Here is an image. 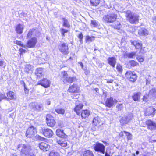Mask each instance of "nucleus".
Returning <instances> with one entry per match:
<instances>
[{"label":"nucleus","mask_w":156,"mask_h":156,"mask_svg":"<svg viewBox=\"0 0 156 156\" xmlns=\"http://www.w3.org/2000/svg\"><path fill=\"white\" fill-rule=\"evenodd\" d=\"M33 69V66L32 65L27 64L25 66V71L28 73L29 70H32Z\"/></svg>","instance_id":"nucleus-36"},{"label":"nucleus","mask_w":156,"mask_h":156,"mask_svg":"<svg viewBox=\"0 0 156 156\" xmlns=\"http://www.w3.org/2000/svg\"><path fill=\"white\" fill-rule=\"evenodd\" d=\"M49 156H60L59 154L56 151L53 150L49 154Z\"/></svg>","instance_id":"nucleus-37"},{"label":"nucleus","mask_w":156,"mask_h":156,"mask_svg":"<svg viewBox=\"0 0 156 156\" xmlns=\"http://www.w3.org/2000/svg\"><path fill=\"white\" fill-rule=\"evenodd\" d=\"M23 85L24 87V91H25V93L26 94H28L29 92V90L26 87V85H25V83L23 81Z\"/></svg>","instance_id":"nucleus-53"},{"label":"nucleus","mask_w":156,"mask_h":156,"mask_svg":"<svg viewBox=\"0 0 156 156\" xmlns=\"http://www.w3.org/2000/svg\"><path fill=\"white\" fill-rule=\"evenodd\" d=\"M17 149L20 151L21 155H28L29 152L31 151V147L28 145L21 144H19L17 146Z\"/></svg>","instance_id":"nucleus-3"},{"label":"nucleus","mask_w":156,"mask_h":156,"mask_svg":"<svg viewBox=\"0 0 156 156\" xmlns=\"http://www.w3.org/2000/svg\"><path fill=\"white\" fill-rule=\"evenodd\" d=\"M131 44L133 45L136 49H138L141 48L142 44L138 41H131Z\"/></svg>","instance_id":"nucleus-20"},{"label":"nucleus","mask_w":156,"mask_h":156,"mask_svg":"<svg viewBox=\"0 0 156 156\" xmlns=\"http://www.w3.org/2000/svg\"><path fill=\"white\" fill-rule=\"evenodd\" d=\"M91 4L95 6H96L99 3L100 0H90Z\"/></svg>","instance_id":"nucleus-39"},{"label":"nucleus","mask_w":156,"mask_h":156,"mask_svg":"<svg viewBox=\"0 0 156 156\" xmlns=\"http://www.w3.org/2000/svg\"><path fill=\"white\" fill-rule=\"evenodd\" d=\"M85 71H84V73L86 75H88L89 73V72L88 70H85L84 69Z\"/></svg>","instance_id":"nucleus-62"},{"label":"nucleus","mask_w":156,"mask_h":156,"mask_svg":"<svg viewBox=\"0 0 156 156\" xmlns=\"http://www.w3.org/2000/svg\"><path fill=\"white\" fill-rule=\"evenodd\" d=\"M42 131L43 134L47 137H51L53 134L52 130L48 128L44 129H42Z\"/></svg>","instance_id":"nucleus-14"},{"label":"nucleus","mask_w":156,"mask_h":156,"mask_svg":"<svg viewBox=\"0 0 156 156\" xmlns=\"http://www.w3.org/2000/svg\"><path fill=\"white\" fill-rule=\"evenodd\" d=\"M39 148L44 151L49 150L50 148V145L47 143L42 142L39 144Z\"/></svg>","instance_id":"nucleus-13"},{"label":"nucleus","mask_w":156,"mask_h":156,"mask_svg":"<svg viewBox=\"0 0 156 156\" xmlns=\"http://www.w3.org/2000/svg\"><path fill=\"white\" fill-rule=\"evenodd\" d=\"M63 23V26L66 28H69L70 25L69 23L68 20L65 18H62Z\"/></svg>","instance_id":"nucleus-28"},{"label":"nucleus","mask_w":156,"mask_h":156,"mask_svg":"<svg viewBox=\"0 0 156 156\" xmlns=\"http://www.w3.org/2000/svg\"><path fill=\"white\" fill-rule=\"evenodd\" d=\"M57 142L61 146L63 147H66L67 145L66 141L63 139H61L59 140H57Z\"/></svg>","instance_id":"nucleus-27"},{"label":"nucleus","mask_w":156,"mask_h":156,"mask_svg":"<svg viewBox=\"0 0 156 156\" xmlns=\"http://www.w3.org/2000/svg\"><path fill=\"white\" fill-rule=\"evenodd\" d=\"M78 64H79L80 66L81 67L82 69L84 70V69L83 68V63L81 62H78Z\"/></svg>","instance_id":"nucleus-57"},{"label":"nucleus","mask_w":156,"mask_h":156,"mask_svg":"<svg viewBox=\"0 0 156 156\" xmlns=\"http://www.w3.org/2000/svg\"><path fill=\"white\" fill-rule=\"evenodd\" d=\"M20 51L21 52V53H25L26 52V50L23 49V48H20Z\"/></svg>","instance_id":"nucleus-58"},{"label":"nucleus","mask_w":156,"mask_h":156,"mask_svg":"<svg viewBox=\"0 0 156 156\" xmlns=\"http://www.w3.org/2000/svg\"><path fill=\"white\" fill-rule=\"evenodd\" d=\"M120 121L121 125L122 126L128 123L126 118H124L123 116L121 118Z\"/></svg>","instance_id":"nucleus-38"},{"label":"nucleus","mask_w":156,"mask_h":156,"mask_svg":"<svg viewBox=\"0 0 156 156\" xmlns=\"http://www.w3.org/2000/svg\"><path fill=\"white\" fill-rule=\"evenodd\" d=\"M61 79L62 80L64 83H72L73 82L75 79L74 77H69L67 73L65 71H62L61 74Z\"/></svg>","instance_id":"nucleus-5"},{"label":"nucleus","mask_w":156,"mask_h":156,"mask_svg":"<svg viewBox=\"0 0 156 156\" xmlns=\"http://www.w3.org/2000/svg\"><path fill=\"white\" fill-rule=\"evenodd\" d=\"M37 133L36 129L33 126L29 127L27 130L26 136L29 138H33Z\"/></svg>","instance_id":"nucleus-8"},{"label":"nucleus","mask_w":156,"mask_h":156,"mask_svg":"<svg viewBox=\"0 0 156 156\" xmlns=\"http://www.w3.org/2000/svg\"><path fill=\"white\" fill-rule=\"evenodd\" d=\"M78 38L79 39V41L81 44L83 43V36L82 33H80L79 34L78 36Z\"/></svg>","instance_id":"nucleus-46"},{"label":"nucleus","mask_w":156,"mask_h":156,"mask_svg":"<svg viewBox=\"0 0 156 156\" xmlns=\"http://www.w3.org/2000/svg\"><path fill=\"white\" fill-rule=\"evenodd\" d=\"M156 109L152 107H149L147 109L146 113V115L153 116L155 114Z\"/></svg>","instance_id":"nucleus-18"},{"label":"nucleus","mask_w":156,"mask_h":156,"mask_svg":"<svg viewBox=\"0 0 156 156\" xmlns=\"http://www.w3.org/2000/svg\"><path fill=\"white\" fill-rule=\"evenodd\" d=\"M40 33L38 31L37 28H34L30 29L26 37V39L30 38L27 43V46L29 48H34L37 42L36 38L34 37H39Z\"/></svg>","instance_id":"nucleus-1"},{"label":"nucleus","mask_w":156,"mask_h":156,"mask_svg":"<svg viewBox=\"0 0 156 156\" xmlns=\"http://www.w3.org/2000/svg\"><path fill=\"white\" fill-rule=\"evenodd\" d=\"M116 102V100L115 99L113 100L112 97L108 98L105 101V104L109 108L112 107L114 103Z\"/></svg>","instance_id":"nucleus-15"},{"label":"nucleus","mask_w":156,"mask_h":156,"mask_svg":"<svg viewBox=\"0 0 156 156\" xmlns=\"http://www.w3.org/2000/svg\"><path fill=\"white\" fill-rule=\"evenodd\" d=\"M130 65L133 67L137 65V63L134 60H131L129 62Z\"/></svg>","instance_id":"nucleus-50"},{"label":"nucleus","mask_w":156,"mask_h":156,"mask_svg":"<svg viewBox=\"0 0 156 156\" xmlns=\"http://www.w3.org/2000/svg\"><path fill=\"white\" fill-rule=\"evenodd\" d=\"M16 43L18 45H20L23 47H25V45H23L22 42L20 41H16Z\"/></svg>","instance_id":"nucleus-52"},{"label":"nucleus","mask_w":156,"mask_h":156,"mask_svg":"<svg viewBox=\"0 0 156 156\" xmlns=\"http://www.w3.org/2000/svg\"><path fill=\"white\" fill-rule=\"evenodd\" d=\"M149 97V98L151 100H154L156 97V90L154 89H152L151 90L148 95Z\"/></svg>","instance_id":"nucleus-19"},{"label":"nucleus","mask_w":156,"mask_h":156,"mask_svg":"<svg viewBox=\"0 0 156 156\" xmlns=\"http://www.w3.org/2000/svg\"><path fill=\"white\" fill-rule=\"evenodd\" d=\"M43 105L42 104H38L37 103V105H36L35 110H41L42 109Z\"/></svg>","instance_id":"nucleus-47"},{"label":"nucleus","mask_w":156,"mask_h":156,"mask_svg":"<svg viewBox=\"0 0 156 156\" xmlns=\"http://www.w3.org/2000/svg\"><path fill=\"white\" fill-rule=\"evenodd\" d=\"M113 82V80L112 79H108L107 80V83H112Z\"/></svg>","instance_id":"nucleus-61"},{"label":"nucleus","mask_w":156,"mask_h":156,"mask_svg":"<svg viewBox=\"0 0 156 156\" xmlns=\"http://www.w3.org/2000/svg\"><path fill=\"white\" fill-rule=\"evenodd\" d=\"M79 90V87L76 84H74L73 85L70 86L69 88L68 91L71 93H77Z\"/></svg>","instance_id":"nucleus-17"},{"label":"nucleus","mask_w":156,"mask_h":156,"mask_svg":"<svg viewBox=\"0 0 156 156\" xmlns=\"http://www.w3.org/2000/svg\"><path fill=\"white\" fill-rule=\"evenodd\" d=\"M117 70L119 73H122V66L120 64H117L116 67Z\"/></svg>","instance_id":"nucleus-45"},{"label":"nucleus","mask_w":156,"mask_h":156,"mask_svg":"<svg viewBox=\"0 0 156 156\" xmlns=\"http://www.w3.org/2000/svg\"><path fill=\"white\" fill-rule=\"evenodd\" d=\"M26 156H35L30 151L28 155H26Z\"/></svg>","instance_id":"nucleus-60"},{"label":"nucleus","mask_w":156,"mask_h":156,"mask_svg":"<svg viewBox=\"0 0 156 156\" xmlns=\"http://www.w3.org/2000/svg\"><path fill=\"white\" fill-rule=\"evenodd\" d=\"M94 90L95 91H96L97 92H98V91H99V89L98 88H95V89H94Z\"/></svg>","instance_id":"nucleus-64"},{"label":"nucleus","mask_w":156,"mask_h":156,"mask_svg":"<svg viewBox=\"0 0 156 156\" xmlns=\"http://www.w3.org/2000/svg\"><path fill=\"white\" fill-rule=\"evenodd\" d=\"M46 104L48 105H49L51 104V101L49 100H47L46 101Z\"/></svg>","instance_id":"nucleus-59"},{"label":"nucleus","mask_w":156,"mask_h":156,"mask_svg":"<svg viewBox=\"0 0 156 156\" xmlns=\"http://www.w3.org/2000/svg\"><path fill=\"white\" fill-rule=\"evenodd\" d=\"M123 105L122 104H118L116 106V108L119 111H121L123 108Z\"/></svg>","instance_id":"nucleus-44"},{"label":"nucleus","mask_w":156,"mask_h":156,"mask_svg":"<svg viewBox=\"0 0 156 156\" xmlns=\"http://www.w3.org/2000/svg\"><path fill=\"white\" fill-rule=\"evenodd\" d=\"M58 49L63 54L67 55L69 54V48L68 44L64 42H62L59 44L58 46Z\"/></svg>","instance_id":"nucleus-6"},{"label":"nucleus","mask_w":156,"mask_h":156,"mask_svg":"<svg viewBox=\"0 0 156 156\" xmlns=\"http://www.w3.org/2000/svg\"><path fill=\"white\" fill-rule=\"evenodd\" d=\"M105 146L102 144L96 142L94 146L95 151L104 154L105 153Z\"/></svg>","instance_id":"nucleus-7"},{"label":"nucleus","mask_w":156,"mask_h":156,"mask_svg":"<svg viewBox=\"0 0 156 156\" xmlns=\"http://www.w3.org/2000/svg\"><path fill=\"white\" fill-rule=\"evenodd\" d=\"M125 16L127 19L132 24H137L139 21V15L135 13H133L130 10L125 12Z\"/></svg>","instance_id":"nucleus-2"},{"label":"nucleus","mask_w":156,"mask_h":156,"mask_svg":"<svg viewBox=\"0 0 156 156\" xmlns=\"http://www.w3.org/2000/svg\"><path fill=\"white\" fill-rule=\"evenodd\" d=\"M136 53L134 52H132L131 53H126L124 55V57L125 58H132L135 55Z\"/></svg>","instance_id":"nucleus-30"},{"label":"nucleus","mask_w":156,"mask_h":156,"mask_svg":"<svg viewBox=\"0 0 156 156\" xmlns=\"http://www.w3.org/2000/svg\"><path fill=\"white\" fill-rule=\"evenodd\" d=\"M35 74L37 77H40L43 75L42 69L40 68H37L36 70Z\"/></svg>","instance_id":"nucleus-29"},{"label":"nucleus","mask_w":156,"mask_h":156,"mask_svg":"<svg viewBox=\"0 0 156 156\" xmlns=\"http://www.w3.org/2000/svg\"><path fill=\"white\" fill-rule=\"evenodd\" d=\"M126 77L130 81L134 82L136 79L137 76L134 72L131 71H127L125 73Z\"/></svg>","instance_id":"nucleus-9"},{"label":"nucleus","mask_w":156,"mask_h":156,"mask_svg":"<svg viewBox=\"0 0 156 156\" xmlns=\"http://www.w3.org/2000/svg\"><path fill=\"white\" fill-rule=\"evenodd\" d=\"M147 126V128L151 130H156V123L151 120H147L146 122Z\"/></svg>","instance_id":"nucleus-12"},{"label":"nucleus","mask_w":156,"mask_h":156,"mask_svg":"<svg viewBox=\"0 0 156 156\" xmlns=\"http://www.w3.org/2000/svg\"><path fill=\"white\" fill-rule=\"evenodd\" d=\"M24 29V27L23 25L19 24L16 25V33L19 34H21Z\"/></svg>","instance_id":"nucleus-21"},{"label":"nucleus","mask_w":156,"mask_h":156,"mask_svg":"<svg viewBox=\"0 0 156 156\" xmlns=\"http://www.w3.org/2000/svg\"><path fill=\"white\" fill-rule=\"evenodd\" d=\"M149 32L145 28H141L139 30L138 34L140 36H147Z\"/></svg>","instance_id":"nucleus-22"},{"label":"nucleus","mask_w":156,"mask_h":156,"mask_svg":"<svg viewBox=\"0 0 156 156\" xmlns=\"http://www.w3.org/2000/svg\"><path fill=\"white\" fill-rule=\"evenodd\" d=\"M123 117L124 118H126L127 122L128 123L130 120H132L133 118V115L131 114H128L124 115Z\"/></svg>","instance_id":"nucleus-40"},{"label":"nucleus","mask_w":156,"mask_h":156,"mask_svg":"<svg viewBox=\"0 0 156 156\" xmlns=\"http://www.w3.org/2000/svg\"><path fill=\"white\" fill-rule=\"evenodd\" d=\"M47 123L48 126H53L55 124V122L53 117L50 115H47L46 116Z\"/></svg>","instance_id":"nucleus-10"},{"label":"nucleus","mask_w":156,"mask_h":156,"mask_svg":"<svg viewBox=\"0 0 156 156\" xmlns=\"http://www.w3.org/2000/svg\"><path fill=\"white\" fill-rule=\"evenodd\" d=\"M90 114V112L88 110H83L81 113V116L82 118L87 117Z\"/></svg>","instance_id":"nucleus-23"},{"label":"nucleus","mask_w":156,"mask_h":156,"mask_svg":"<svg viewBox=\"0 0 156 156\" xmlns=\"http://www.w3.org/2000/svg\"><path fill=\"white\" fill-rule=\"evenodd\" d=\"M56 134L57 136L62 138H65L66 136V135L63 131L60 129H57L56 131Z\"/></svg>","instance_id":"nucleus-25"},{"label":"nucleus","mask_w":156,"mask_h":156,"mask_svg":"<svg viewBox=\"0 0 156 156\" xmlns=\"http://www.w3.org/2000/svg\"><path fill=\"white\" fill-rule=\"evenodd\" d=\"M56 112L58 114H64L65 112V110L61 108H59L55 109Z\"/></svg>","instance_id":"nucleus-35"},{"label":"nucleus","mask_w":156,"mask_h":156,"mask_svg":"<svg viewBox=\"0 0 156 156\" xmlns=\"http://www.w3.org/2000/svg\"><path fill=\"white\" fill-rule=\"evenodd\" d=\"M117 17L116 15L115 14H108L103 17V20L107 23H112L116 20Z\"/></svg>","instance_id":"nucleus-4"},{"label":"nucleus","mask_w":156,"mask_h":156,"mask_svg":"<svg viewBox=\"0 0 156 156\" xmlns=\"http://www.w3.org/2000/svg\"><path fill=\"white\" fill-rule=\"evenodd\" d=\"M3 99H8L7 97L4 94H0V101Z\"/></svg>","instance_id":"nucleus-51"},{"label":"nucleus","mask_w":156,"mask_h":156,"mask_svg":"<svg viewBox=\"0 0 156 156\" xmlns=\"http://www.w3.org/2000/svg\"><path fill=\"white\" fill-rule=\"evenodd\" d=\"M5 62L2 61H0V66H5Z\"/></svg>","instance_id":"nucleus-56"},{"label":"nucleus","mask_w":156,"mask_h":156,"mask_svg":"<svg viewBox=\"0 0 156 156\" xmlns=\"http://www.w3.org/2000/svg\"><path fill=\"white\" fill-rule=\"evenodd\" d=\"M51 82L50 81L46 78H43L42 80L39 81L37 84L41 85L45 88H47L50 86Z\"/></svg>","instance_id":"nucleus-11"},{"label":"nucleus","mask_w":156,"mask_h":156,"mask_svg":"<svg viewBox=\"0 0 156 156\" xmlns=\"http://www.w3.org/2000/svg\"><path fill=\"white\" fill-rule=\"evenodd\" d=\"M8 99L14 100L16 98V96L14 93L12 91H9L7 93Z\"/></svg>","instance_id":"nucleus-26"},{"label":"nucleus","mask_w":156,"mask_h":156,"mask_svg":"<svg viewBox=\"0 0 156 156\" xmlns=\"http://www.w3.org/2000/svg\"><path fill=\"white\" fill-rule=\"evenodd\" d=\"M137 59L140 62H142L144 61V58L140 56L137 57Z\"/></svg>","instance_id":"nucleus-54"},{"label":"nucleus","mask_w":156,"mask_h":156,"mask_svg":"<svg viewBox=\"0 0 156 156\" xmlns=\"http://www.w3.org/2000/svg\"><path fill=\"white\" fill-rule=\"evenodd\" d=\"M107 60L108 64L112 67L114 68L116 63V59L113 57H108Z\"/></svg>","instance_id":"nucleus-16"},{"label":"nucleus","mask_w":156,"mask_h":156,"mask_svg":"<svg viewBox=\"0 0 156 156\" xmlns=\"http://www.w3.org/2000/svg\"><path fill=\"white\" fill-rule=\"evenodd\" d=\"M95 39V37L94 36L90 37L88 35L86 36V43H89L94 41Z\"/></svg>","instance_id":"nucleus-33"},{"label":"nucleus","mask_w":156,"mask_h":156,"mask_svg":"<svg viewBox=\"0 0 156 156\" xmlns=\"http://www.w3.org/2000/svg\"><path fill=\"white\" fill-rule=\"evenodd\" d=\"M60 30L61 34L62 35V37H64L65 36V33L68 32V30H67L63 28H61L60 29Z\"/></svg>","instance_id":"nucleus-43"},{"label":"nucleus","mask_w":156,"mask_h":156,"mask_svg":"<svg viewBox=\"0 0 156 156\" xmlns=\"http://www.w3.org/2000/svg\"><path fill=\"white\" fill-rule=\"evenodd\" d=\"M83 156H94V154L92 151L87 150L83 152Z\"/></svg>","instance_id":"nucleus-32"},{"label":"nucleus","mask_w":156,"mask_h":156,"mask_svg":"<svg viewBox=\"0 0 156 156\" xmlns=\"http://www.w3.org/2000/svg\"><path fill=\"white\" fill-rule=\"evenodd\" d=\"M121 27V25L119 22L117 21L115 22L114 26V28L117 29L119 30Z\"/></svg>","instance_id":"nucleus-41"},{"label":"nucleus","mask_w":156,"mask_h":156,"mask_svg":"<svg viewBox=\"0 0 156 156\" xmlns=\"http://www.w3.org/2000/svg\"><path fill=\"white\" fill-rule=\"evenodd\" d=\"M91 25L94 27H97L98 26L97 22L95 20L91 21Z\"/></svg>","instance_id":"nucleus-49"},{"label":"nucleus","mask_w":156,"mask_h":156,"mask_svg":"<svg viewBox=\"0 0 156 156\" xmlns=\"http://www.w3.org/2000/svg\"><path fill=\"white\" fill-rule=\"evenodd\" d=\"M36 105H37V103L36 102H32L29 105L34 110H35Z\"/></svg>","instance_id":"nucleus-42"},{"label":"nucleus","mask_w":156,"mask_h":156,"mask_svg":"<svg viewBox=\"0 0 156 156\" xmlns=\"http://www.w3.org/2000/svg\"><path fill=\"white\" fill-rule=\"evenodd\" d=\"M149 98V97L148 95H145L144 96L143 100L144 101H148Z\"/></svg>","instance_id":"nucleus-55"},{"label":"nucleus","mask_w":156,"mask_h":156,"mask_svg":"<svg viewBox=\"0 0 156 156\" xmlns=\"http://www.w3.org/2000/svg\"><path fill=\"white\" fill-rule=\"evenodd\" d=\"M140 93H138L135 94L132 97L134 101H140Z\"/></svg>","instance_id":"nucleus-31"},{"label":"nucleus","mask_w":156,"mask_h":156,"mask_svg":"<svg viewBox=\"0 0 156 156\" xmlns=\"http://www.w3.org/2000/svg\"><path fill=\"white\" fill-rule=\"evenodd\" d=\"M100 122V119L98 117H94L92 121L93 125L95 126H97L99 123Z\"/></svg>","instance_id":"nucleus-34"},{"label":"nucleus","mask_w":156,"mask_h":156,"mask_svg":"<svg viewBox=\"0 0 156 156\" xmlns=\"http://www.w3.org/2000/svg\"><path fill=\"white\" fill-rule=\"evenodd\" d=\"M124 132L126 135V136H127V139L128 140H131L132 138V135L129 133L127 132L126 131H124Z\"/></svg>","instance_id":"nucleus-48"},{"label":"nucleus","mask_w":156,"mask_h":156,"mask_svg":"<svg viewBox=\"0 0 156 156\" xmlns=\"http://www.w3.org/2000/svg\"><path fill=\"white\" fill-rule=\"evenodd\" d=\"M124 135L123 132H121L119 134V135L120 137H122Z\"/></svg>","instance_id":"nucleus-63"},{"label":"nucleus","mask_w":156,"mask_h":156,"mask_svg":"<svg viewBox=\"0 0 156 156\" xmlns=\"http://www.w3.org/2000/svg\"><path fill=\"white\" fill-rule=\"evenodd\" d=\"M83 106L82 104H79V105H76L74 109V111L76 112L78 115H80V111L82 108Z\"/></svg>","instance_id":"nucleus-24"}]
</instances>
